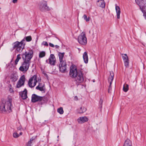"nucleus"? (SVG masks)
Returning <instances> with one entry per match:
<instances>
[{"label": "nucleus", "instance_id": "nucleus-1", "mask_svg": "<svg viewBox=\"0 0 146 146\" xmlns=\"http://www.w3.org/2000/svg\"><path fill=\"white\" fill-rule=\"evenodd\" d=\"M69 74L71 77L74 78V81L77 86L83 82L84 78L82 72L76 67H71Z\"/></svg>", "mask_w": 146, "mask_h": 146}, {"label": "nucleus", "instance_id": "nucleus-2", "mask_svg": "<svg viewBox=\"0 0 146 146\" xmlns=\"http://www.w3.org/2000/svg\"><path fill=\"white\" fill-rule=\"evenodd\" d=\"M13 107L12 98L10 97H8L6 100H3L1 102L0 112L1 113H10L12 111Z\"/></svg>", "mask_w": 146, "mask_h": 146}, {"label": "nucleus", "instance_id": "nucleus-3", "mask_svg": "<svg viewBox=\"0 0 146 146\" xmlns=\"http://www.w3.org/2000/svg\"><path fill=\"white\" fill-rule=\"evenodd\" d=\"M64 52H58V55L59 58L60 63L59 68L60 71L62 72H64L66 69V64L65 60H64Z\"/></svg>", "mask_w": 146, "mask_h": 146}, {"label": "nucleus", "instance_id": "nucleus-4", "mask_svg": "<svg viewBox=\"0 0 146 146\" xmlns=\"http://www.w3.org/2000/svg\"><path fill=\"white\" fill-rule=\"evenodd\" d=\"M25 40L23 39L20 42L16 41L13 43V48L16 49V51L19 52H22L25 48Z\"/></svg>", "mask_w": 146, "mask_h": 146}, {"label": "nucleus", "instance_id": "nucleus-5", "mask_svg": "<svg viewBox=\"0 0 146 146\" xmlns=\"http://www.w3.org/2000/svg\"><path fill=\"white\" fill-rule=\"evenodd\" d=\"M33 56V52L32 50L28 52H25L22 54V58L23 61L31 63V60Z\"/></svg>", "mask_w": 146, "mask_h": 146}, {"label": "nucleus", "instance_id": "nucleus-6", "mask_svg": "<svg viewBox=\"0 0 146 146\" xmlns=\"http://www.w3.org/2000/svg\"><path fill=\"white\" fill-rule=\"evenodd\" d=\"M78 41L80 44L83 45H85L87 44V38L86 36V33L85 32H82L78 36Z\"/></svg>", "mask_w": 146, "mask_h": 146}, {"label": "nucleus", "instance_id": "nucleus-7", "mask_svg": "<svg viewBox=\"0 0 146 146\" xmlns=\"http://www.w3.org/2000/svg\"><path fill=\"white\" fill-rule=\"evenodd\" d=\"M39 10L42 12H45L49 11L50 9L47 5V3L46 1H42L38 5Z\"/></svg>", "mask_w": 146, "mask_h": 146}, {"label": "nucleus", "instance_id": "nucleus-8", "mask_svg": "<svg viewBox=\"0 0 146 146\" xmlns=\"http://www.w3.org/2000/svg\"><path fill=\"white\" fill-rule=\"evenodd\" d=\"M30 63V62L23 61L19 68V70L23 73L26 72L29 69Z\"/></svg>", "mask_w": 146, "mask_h": 146}, {"label": "nucleus", "instance_id": "nucleus-9", "mask_svg": "<svg viewBox=\"0 0 146 146\" xmlns=\"http://www.w3.org/2000/svg\"><path fill=\"white\" fill-rule=\"evenodd\" d=\"M37 82V75H35L29 79L28 84L30 87H33L36 85Z\"/></svg>", "mask_w": 146, "mask_h": 146}, {"label": "nucleus", "instance_id": "nucleus-10", "mask_svg": "<svg viewBox=\"0 0 146 146\" xmlns=\"http://www.w3.org/2000/svg\"><path fill=\"white\" fill-rule=\"evenodd\" d=\"M25 80V78L24 75L21 76L17 82L16 85L17 88H19L23 86L24 84Z\"/></svg>", "mask_w": 146, "mask_h": 146}, {"label": "nucleus", "instance_id": "nucleus-11", "mask_svg": "<svg viewBox=\"0 0 146 146\" xmlns=\"http://www.w3.org/2000/svg\"><path fill=\"white\" fill-rule=\"evenodd\" d=\"M43 99V97L39 96L34 94L32 96L31 101L32 102L35 103L38 101H41Z\"/></svg>", "mask_w": 146, "mask_h": 146}, {"label": "nucleus", "instance_id": "nucleus-12", "mask_svg": "<svg viewBox=\"0 0 146 146\" xmlns=\"http://www.w3.org/2000/svg\"><path fill=\"white\" fill-rule=\"evenodd\" d=\"M122 59L124 61V65L126 67H128L129 66V59L126 54H121Z\"/></svg>", "mask_w": 146, "mask_h": 146}, {"label": "nucleus", "instance_id": "nucleus-13", "mask_svg": "<svg viewBox=\"0 0 146 146\" xmlns=\"http://www.w3.org/2000/svg\"><path fill=\"white\" fill-rule=\"evenodd\" d=\"M136 3L140 7V8L146 7V0H135Z\"/></svg>", "mask_w": 146, "mask_h": 146}, {"label": "nucleus", "instance_id": "nucleus-14", "mask_svg": "<svg viewBox=\"0 0 146 146\" xmlns=\"http://www.w3.org/2000/svg\"><path fill=\"white\" fill-rule=\"evenodd\" d=\"M56 62V58L54 55L51 54L48 59V63L51 65L54 66Z\"/></svg>", "mask_w": 146, "mask_h": 146}, {"label": "nucleus", "instance_id": "nucleus-15", "mask_svg": "<svg viewBox=\"0 0 146 146\" xmlns=\"http://www.w3.org/2000/svg\"><path fill=\"white\" fill-rule=\"evenodd\" d=\"M110 75L108 78V81L110 83V85L109 86V88L108 89V92L109 93L110 92V90L111 89L112 82L113 79L114 74L112 71L110 72Z\"/></svg>", "mask_w": 146, "mask_h": 146}, {"label": "nucleus", "instance_id": "nucleus-16", "mask_svg": "<svg viewBox=\"0 0 146 146\" xmlns=\"http://www.w3.org/2000/svg\"><path fill=\"white\" fill-rule=\"evenodd\" d=\"M88 120V118L86 116L81 117L77 119V121L79 123H82L87 122Z\"/></svg>", "mask_w": 146, "mask_h": 146}, {"label": "nucleus", "instance_id": "nucleus-17", "mask_svg": "<svg viewBox=\"0 0 146 146\" xmlns=\"http://www.w3.org/2000/svg\"><path fill=\"white\" fill-rule=\"evenodd\" d=\"M36 137H33L30 138L26 144V146H32L33 141L35 139Z\"/></svg>", "mask_w": 146, "mask_h": 146}, {"label": "nucleus", "instance_id": "nucleus-18", "mask_svg": "<svg viewBox=\"0 0 146 146\" xmlns=\"http://www.w3.org/2000/svg\"><path fill=\"white\" fill-rule=\"evenodd\" d=\"M116 4L115 10L117 13V18L119 19L120 18V15L121 13L120 9L118 6H117Z\"/></svg>", "mask_w": 146, "mask_h": 146}, {"label": "nucleus", "instance_id": "nucleus-19", "mask_svg": "<svg viewBox=\"0 0 146 146\" xmlns=\"http://www.w3.org/2000/svg\"><path fill=\"white\" fill-rule=\"evenodd\" d=\"M27 91L26 89H25V90L21 94V96L22 98L23 99H26L27 97Z\"/></svg>", "mask_w": 146, "mask_h": 146}, {"label": "nucleus", "instance_id": "nucleus-20", "mask_svg": "<svg viewBox=\"0 0 146 146\" xmlns=\"http://www.w3.org/2000/svg\"><path fill=\"white\" fill-rule=\"evenodd\" d=\"M83 58L84 61L85 63H87L88 62V58L87 53L86 52H85L83 55Z\"/></svg>", "mask_w": 146, "mask_h": 146}, {"label": "nucleus", "instance_id": "nucleus-21", "mask_svg": "<svg viewBox=\"0 0 146 146\" xmlns=\"http://www.w3.org/2000/svg\"><path fill=\"white\" fill-rule=\"evenodd\" d=\"M97 3V4L99 6L102 8L105 7V4L104 0H98V1Z\"/></svg>", "mask_w": 146, "mask_h": 146}, {"label": "nucleus", "instance_id": "nucleus-22", "mask_svg": "<svg viewBox=\"0 0 146 146\" xmlns=\"http://www.w3.org/2000/svg\"><path fill=\"white\" fill-rule=\"evenodd\" d=\"M132 142L129 139H126L124 143L123 146H132Z\"/></svg>", "mask_w": 146, "mask_h": 146}, {"label": "nucleus", "instance_id": "nucleus-23", "mask_svg": "<svg viewBox=\"0 0 146 146\" xmlns=\"http://www.w3.org/2000/svg\"><path fill=\"white\" fill-rule=\"evenodd\" d=\"M86 110V108L83 106H81L80 109L78 110V113H82L85 112Z\"/></svg>", "mask_w": 146, "mask_h": 146}, {"label": "nucleus", "instance_id": "nucleus-24", "mask_svg": "<svg viewBox=\"0 0 146 146\" xmlns=\"http://www.w3.org/2000/svg\"><path fill=\"white\" fill-rule=\"evenodd\" d=\"M40 84H39V85L36 87V89L38 90H39L40 91H43L44 92L45 89L44 88V86H43L42 87H40Z\"/></svg>", "mask_w": 146, "mask_h": 146}, {"label": "nucleus", "instance_id": "nucleus-25", "mask_svg": "<svg viewBox=\"0 0 146 146\" xmlns=\"http://www.w3.org/2000/svg\"><path fill=\"white\" fill-rule=\"evenodd\" d=\"M129 89V86L127 84H124L123 87V90L125 92H126Z\"/></svg>", "mask_w": 146, "mask_h": 146}, {"label": "nucleus", "instance_id": "nucleus-26", "mask_svg": "<svg viewBox=\"0 0 146 146\" xmlns=\"http://www.w3.org/2000/svg\"><path fill=\"white\" fill-rule=\"evenodd\" d=\"M23 39L25 40V39L27 42H30L32 40L31 37L30 36L25 37Z\"/></svg>", "mask_w": 146, "mask_h": 146}, {"label": "nucleus", "instance_id": "nucleus-27", "mask_svg": "<svg viewBox=\"0 0 146 146\" xmlns=\"http://www.w3.org/2000/svg\"><path fill=\"white\" fill-rule=\"evenodd\" d=\"M18 79L17 77L13 75L11 78V80L13 82L16 81Z\"/></svg>", "mask_w": 146, "mask_h": 146}, {"label": "nucleus", "instance_id": "nucleus-28", "mask_svg": "<svg viewBox=\"0 0 146 146\" xmlns=\"http://www.w3.org/2000/svg\"><path fill=\"white\" fill-rule=\"evenodd\" d=\"M83 18L84 19L86 22H88L90 21V17H87V15L85 14L83 15Z\"/></svg>", "mask_w": 146, "mask_h": 146}, {"label": "nucleus", "instance_id": "nucleus-29", "mask_svg": "<svg viewBox=\"0 0 146 146\" xmlns=\"http://www.w3.org/2000/svg\"><path fill=\"white\" fill-rule=\"evenodd\" d=\"M57 111V112L60 114H63L64 113V111L63 108L62 107H60L58 108Z\"/></svg>", "mask_w": 146, "mask_h": 146}, {"label": "nucleus", "instance_id": "nucleus-30", "mask_svg": "<svg viewBox=\"0 0 146 146\" xmlns=\"http://www.w3.org/2000/svg\"><path fill=\"white\" fill-rule=\"evenodd\" d=\"M45 55V52L44 51H42L40 52L39 56V58H42Z\"/></svg>", "mask_w": 146, "mask_h": 146}, {"label": "nucleus", "instance_id": "nucleus-31", "mask_svg": "<svg viewBox=\"0 0 146 146\" xmlns=\"http://www.w3.org/2000/svg\"><path fill=\"white\" fill-rule=\"evenodd\" d=\"M145 8H140L141 10L143 13V15L145 17V19H146V12L144 10Z\"/></svg>", "mask_w": 146, "mask_h": 146}, {"label": "nucleus", "instance_id": "nucleus-32", "mask_svg": "<svg viewBox=\"0 0 146 146\" xmlns=\"http://www.w3.org/2000/svg\"><path fill=\"white\" fill-rule=\"evenodd\" d=\"M13 136L14 138H17L19 136V135L16 132H15L13 134Z\"/></svg>", "mask_w": 146, "mask_h": 146}, {"label": "nucleus", "instance_id": "nucleus-33", "mask_svg": "<svg viewBox=\"0 0 146 146\" xmlns=\"http://www.w3.org/2000/svg\"><path fill=\"white\" fill-rule=\"evenodd\" d=\"M42 44L47 46H48V43L46 41H43L42 43Z\"/></svg>", "mask_w": 146, "mask_h": 146}, {"label": "nucleus", "instance_id": "nucleus-34", "mask_svg": "<svg viewBox=\"0 0 146 146\" xmlns=\"http://www.w3.org/2000/svg\"><path fill=\"white\" fill-rule=\"evenodd\" d=\"M103 103V100L102 99V98L100 99V100L99 102V104L100 105H102V104Z\"/></svg>", "mask_w": 146, "mask_h": 146}, {"label": "nucleus", "instance_id": "nucleus-35", "mask_svg": "<svg viewBox=\"0 0 146 146\" xmlns=\"http://www.w3.org/2000/svg\"><path fill=\"white\" fill-rule=\"evenodd\" d=\"M19 60L17 58L15 59V64L17 65V64L18 62H19Z\"/></svg>", "mask_w": 146, "mask_h": 146}, {"label": "nucleus", "instance_id": "nucleus-36", "mask_svg": "<svg viewBox=\"0 0 146 146\" xmlns=\"http://www.w3.org/2000/svg\"><path fill=\"white\" fill-rule=\"evenodd\" d=\"M49 45L50 46L52 47H54V45L51 43H49Z\"/></svg>", "mask_w": 146, "mask_h": 146}, {"label": "nucleus", "instance_id": "nucleus-37", "mask_svg": "<svg viewBox=\"0 0 146 146\" xmlns=\"http://www.w3.org/2000/svg\"><path fill=\"white\" fill-rule=\"evenodd\" d=\"M20 54H19L17 55V58L19 60L20 59H21V57H20Z\"/></svg>", "mask_w": 146, "mask_h": 146}, {"label": "nucleus", "instance_id": "nucleus-38", "mask_svg": "<svg viewBox=\"0 0 146 146\" xmlns=\"http://www.w3.org/2000/svg\"><path fill=\"white\" fill-rule=\"evenodd\" d=\"M18 0H13L12 1V2L13 3H15L17 2Z\"/></svg>", "mask_w": 146, "mask_h": 146}, {"label": "nucleus", "instance_id": "nucleus-39", "mask_svg": "<svg viewBox=\"0 0 146 146\" xmlns=\"http://www.w3.org/2000/svg\"><path fill=\"white\" fill-rule=\"evenodd\" d=\"M9 91L10 92H13V91L12 88H10L9 90Z\"/></svg>", "mask_w": 146, "mask_h": 146}, {"label": "nucleus", "instance_id": "nucleus-40", "mask_svg": "<svg viewBox=\"0 0 146 146\" xmlns=\"http://www.w3.org/2000/svg\"><path fill=\"white\" fill-rule=\"evenodd\" d=\"M74 100H75L76 101L78 100V98L77 96H75L74 98Z\"/></svg>", "mask_w": 146, "mask_h": 146}, {"label": "nucleus", "instance_id": "nucleus-41", "mask_svg": "<svg viewBox=\"0 0 146 146\" xmlns=\"http://www.w3.org/2000/svg\"><path fill=\"white\" fill-rule=\"evenodd\" d=\"M55 47L56 48H58L59 47V46L58 45H55Z\"/></svg>", "mask_w": 146, "mask_h": 146}, {"label": "nucleus", "instance_id": "nucleus-42", "mask_svg": "<svg viewBox=\"0 0 146 146\" xmlns=\"http://www.w3.org/2000/svg\"><path fill=\"white\" fill-rule=\"evenodd\" d=\"M102 105H100V104L99 105V108L101 109L102 108Z\"/></svg>", "mask_w": 146, "mask_h": 146}, {"label": "nucleus", "instance_id": "nucleus-43", "mask_svg": "<svg viewBox=\"0 0 146 146\" xmlns=\"http://www.w3.org/2000/svg\"><path fill=\"white\" fill-rule=\"evenodd\" d=\"M46 62L47 63H48V60H46Z\"/></svg>", "mask_w": 146, "mask_h": 146}, {"label": "nucleus", "instance_id": "nucleus-44", "mask_svg": "<svg viewBox=\"0 0 146 146\" xmlns=\"http://www.w3.org/2000/svg\"><path fill=\"white\" fill-rule=\"evenodd\" d=\"M22 134H23V133H22V132H21L20 133H19V134H20V135H22Z\"/></svg>", "mask_w": 146, "mask_h": 146}, {"label": "nucleus", "instance_id": "nucleus-45", "mask_svg": "<svg viewBox=\"0 0 146 146\" xmlns=\"http://www.w3.org/2000/svg\"><path fill=\"white\" fill-rule=\"evenodd\" d=\"M20 129H21V127H18V130H20Z\"/></svg>", "mask_w": 146, "mask_h": 146}, {"label": "nucleus", "instance_id": "nucleus-46", "mask_svg": "<svg viewBox=\"0 0 146 146\" xmlns=\"http://www.w3.org/2000/svg\"><path fill=\"white\" fill-rule=\"evenodd\" d=\"M9 86H10V87H11V84H10V85H9Z\"/></svg>", "mask_w": 146, "mask_h": 146}, {"label": "nucleus", "instance_id": "nucleus-47", "mask_svg": "<svg viewBox=\"0 0 146 146\" xmlns=\"http://www.w3.org/2000/svg\"><path fill=\"white\" fill-rule=\"evenodd\" d=\"M59 137V136H57V138H58Z\"/></svg>", "mask_w": 146, "mask_h": 146}, {"label": "nucleus", "instance_id": "nucleus-48", "mask_svg": "<svg viewBox=\"0 0 146 146\" xmlns=\"http://www.w3.org/2000/svg\"><path fill=\"white\" fill-rule=\"evenodd\" d=\"M94 80H93V82H94Z\"/></svg>", "mask_w": 146, "mask_h": 146}]
</instances>
